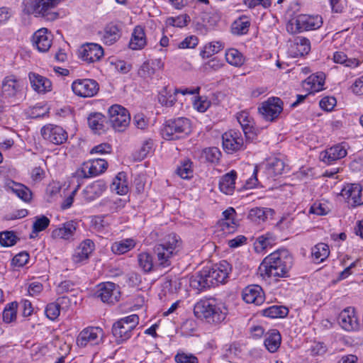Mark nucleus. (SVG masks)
<instances>
[{
	"instance_id": "obj_1",
	"label": "nucleus",
	"mask_w": 363,
	"mask_h": 363,
	"mask_svg": "<svg viewBox=\"0 0 363 363\" xmlns=\"http://www.w3.org/2000/svg\"><path fill=\"white\" fill-rule=\"evenodd\" d=\"M294 263L292 255L286 249L277 250L267 256L258 267V274L264 280L288 277Z\"/></svg>"
},
{
	"instance_id": "obj_2",
	"label": "nucleus",
	"mask_w": 363,
	"mask_h": 363,
	"mask_svg": "<svg viewBox=\"0 0 363 363\" xmlns=\"http://www.w3.org/2000/svg\"><path fill=\"white\" fill-rule=\"evenodd\" d=\"M194 313L198 318L216 325L225 320L228 309L225 303L213 298L201 299L195 304Z\"/></svg>"
},
{
	"instance_id": "obj_3",
	"label": "nucleus",
	"mask_w": 363,
	"mask_h": 363,
	"mask_svg": "<svg viewBox=\"0 0 363 363\" xmlns=\"http://www.w3.org/2000/svg\"><path fill=\"white\" fill-rule=\"evenodd\" d=\"M182 242V240L177 235L171 233L157 243L153 249L157 257L155 266L162 268L169 267L172 264V258L180 250Z\"/></svg>"
},
{
	"instance_id": "obj_4",
	"label": "nucleus",
	"mask_w": 363,
	"mask_h": 363,
	"mask_svg": "<svg viewBox=\"0 0 363 363\" xmlns=\"http://www.w3.org/2000/svg\"><path fill=\"white\" fill-rule=\"evenodd\" d=\"M182 242V240L177 235L171 233L157 243L153 249L157 257L155 266L162 268L169 267L172 264V258L180 250Z\"/></svg>"
},
{
	"instance_id": "obj_5",
	"label": "nucleus",
	"mask_w": 363,
	"mask_h": 363,
	"mask_svg": "<svg viewBox=\"0 0 363 363\" xmlns=\"http://www.w3.org/2000/svg\"><path fill=\"white\" fill-rule=\"evenodd\" d=\"M59 4V0H23V11L46 21L56 20L59 13L53 11Z\"/></svg>"
},
{
	"instance_id": "obj_6",
	"label": "nucleus",
	"mask_w": 363,
	"mask_h": 363,
	"mask_svg": "<svg viewBox=\"0 0 363 363\" xmlns=\"http://www.w3.org/2000/svg\"><path fill=\"white\" fill-rule=\"evenodd\" d=\"M191 131L190 121L186 118L179 117L166 121L162 130V135L165 140H174L185 137Z\"/></svg>"
},
{
	"instance_id": "obj_7",
	"label": "nucleus",
	"mask_w": 363,
	"mask_h": 363,
	"mask_svg": "<svg viewBox=\"0 0 363 363\" xmlns=\"http://www.w3.org/2000/svg\"><path fill=\"white\" fill-rule=\"evenodd\" d=\"M139 323V317L132 314L122 318L112 326V333L117 343H122L132 336V332Z\"/></svg>"
},
{
	"instance_id": "obj_8",
	"label": "nucleus",
	"mask_w": 363,
	"mask_h": 363,
	"mask_svg": "<svg viewBox=\"0 0 363 363\" xmlns=\"http://www.w3.org/2000/svg\"><path fill=\"white\" fill-rule=\"evenodd\" d=\"M323 25L322 17L319 15L299 14L287 26L291 33H301L320 28Z\"/></svg>"
},
{
	"instance_id": "obj_9",
	"label": "nucleus",
	"mask_w": 363,
	"mask_h": 363,
	"mask_svg": "<svg viewBox=\"0 0 363 363\" xmlns=\"http://www.w3.org/2000/svg\"><path fill=\"white\" fill-rule=\"evenodd\" d=\"M108 122L113 128L119 132L126 129L130 122V116L128 110L121 105L115 104L108 109Z\"/></svg>"
},
{
	"instance_id": "obj_10",
	"label": "nucleus",
	"mask_w": 363,
	"mask_h": 363,
	"mask_svg": "<svg viewBox=\"0 0 363 363\" xmlns=\"http://www.w3.org/2000/svg\"><path fill=\"white\" fill-rule=\"evenodd\" d=\"M108 162L101 158H96L84 162L74 173L78 179H85L99 175L107 169Z\"/></svg>"
},
{
	"instance_id": "obj_11",
	"label": "nucleus",
	"mask_w": 363,
	"mask_h": 363,
	"mask_svg": "<svg viewBox=\"0 0 363 363\" xmlns=\"http://www.w3.org/2000/svg\"><path fill=\"white\" fill-rule=\"evenodd\" d=\"M283 111V101L278 97H270L258 107V112L267 121L278 118Z\"/></svg>"
},
{
	"instance_id": "obj_12",
	"label": "nucleus",
	"mask_w": 363,
	"mask_h": 363,
	"mask_svg": "<svg viewBox=\"0 0 363 363\" xmlns=\"http://www.w3.org/2000/svg\"><path fill=\"white\" fill-rule=\"evenodd\" d=\"M104 332L99 327H87L83 329L77 337V345L80 347L96 345L103 342Z\"/></svg>"
},
{
	"instance_id": "obj_13",
	"label": "nucleus",
	"mask_w": 363,
	"mask_h": 363,
	"mask_svg": "<svg viewBox=\"0 0 363 363\" xmlns=\"http://www.w3.org/2000/svg\"><path fill=\"white\" fill-rule=\"evenodd\" d=\"M223 150L228 154L244 150L246 148V143L238 130H230L222 135Z\"/></svg>"
},
{
	"instance_id": "obj_14",
	"label": "nucleus",
	"mask_w": 363,
	"mask_h": 363,
	"mask_svg": "<svg viewBox=\"0 0 363 363\" xmlns=\"http://www.w3.org/2000/svg\"><path fill=\"white\" fill-rule=\"evenodd\" d=\"M204 268L206 273L208 274L207 277L210 279L211 286L223 283L231 271L230 264L225 260H222L218 264Z\"/></svg>"
},
{
	"instance_id": "obj_15",
	"label": "nucleus",
	"mask_w": 363,
	"mask_h": 363,
	"mask_svg": "<svg viewBox=\"0 0 363 363\" xmlns=\"http://www.w3.org/2000/svg\"><path fill=\"white\" fill-rule=\"evenodd\" d=\"M72 89L77 96L80 97H92L98 93L99 85L94 79H77L72 82Z\"/></svg>"
},
{
	"instance_id": "obj_16",
	"label": "nucleus",
	"mask_w": 363,
	"mask_h": 363,
	"mask_svg": "<svg viewBox=\"0 0 363 363\" xmlns=\"http://www.w3.org/2000/svg\"><path fill=\"white\" fill-rule=\"evenodd\" d=\"M120 291L118 286L113 282H104L97 286L95 295L104 303H114L119 300Z\"/></svg>"
},
{
	"instance_id": "obj_17",
	"label": "nucleus",
	"mask_w": 363,
	"mask_h": 363,
	"mask_svg": "<svg viewBox=\"0 0 363 363\" xmlns=\"http://www.w3.org/2000/svg\"><path fill=\"white\" fill-rule=\"evenodd\" d=\"M43 138L54 144L61 145L65 143L67 140V133L61 126L48 124L44 125L40 130Z\"/></svg>"
},
{
	"instance_id": "obj_18",
	"label": "nucleus",
	"mask_w": 363,
	"mask_h": 363,
	"mask_svg": "<svg viewBox=\"0 0 363 363\" xmlns=\"http://www.w3.org/2000/svg\"><path fill=\"white\" fill-rule=\"evenodd\" d=\"M341 195L348 205L356 207L363 204L362 188L359 184H347L342 190Z\"/></svg>"
},
{
	"instance_id": "obj_19",
	"label": "nucleus",
	"mask_w": 363,
	"mask_h": 363,
	"mask_svg": "<svg viewBox=\"0 0 363 363\" xmlns=\"http://www.w3.org/2000/svg\"><path fill=\"white\" fill-rule=\"evenodd\" d=\"M22 82L15 76L6 77L1 84V94L5 98H16L22 95Z\"/></svg>"
},
{
	"instance_id": "obj_20",
	"label": "nucleus",
	"mask_w": 363,
	"mask_h": 363,
	"mask_svg": "<svg viewBox=\"0 0 363 363\" xmlns=\"http://www.w3.org/2000/svg\"><path fill=\"white\" fill-rule=\"evenodd\" d=\"M103 55L102 47L96 43H86L79 49L80 58L88 63L99 61Z\"/></svg>"
},
{
	"instance_id": "obj_21",
	"label": "nucleus",
	"mask_w": 363,
	"mask_h": 363,
	"mask_svg": "<svg viewBox=\"0 0 363 363\" xmlns=\"http://www.w3.org/2000/svg\"><path fill=\"white\" fill-rule=\"evenodd\" d=\"M340 325L347 331H354L359 328V322L354 309L348 307L341 311L338 316Z\"/></svg>"
},
{
	"instance_id": "obj_22",
	"label": "nucleus",
	"mask_w": 363,
	"mask_h": 363,
	"mask_svg": "<svg viewBox=\"0 0 363 363\" xmlns=\"http://www.w3.org/2000/svg\"><path fill=\"white\" fill-rule=\"evenodd\" d=\"M242 299L247 303L261 305L264 301V294L259 285H250L242 291Z\"/></svg>"
},
{
	"instance_id": "obj_23",
	"label": "nucleus",
	"mask_w": 363,
	"mask_h": 363,
	"mask_svg": "<svg viewBox=\"0 0 363 363\" xmlns=\"http://www.w3.org/2000/svg\"><path fill=\"white\" fill-rule=\"evenodd\" d=\"M95 249L94 242L90 239L83 240L76 248L72 255V260L74 263H80L89 258L90 255Z\"/></svg>"
},
{
	"instance_id": "obj_24",
	"label": "nucleus",
	"mask_w": 363,
	"mask_h": 363,
	"mask_svg": "<svg viewBox=\"0 0 363 363\" xmlns=\"http://www.w3.org/2000/svg\"><path fill=\"white\" fill-rule=\"evenodd\" d=\"M347 155L345 146L342 144L335 145L320 153L321 160L330 164L334 161L342 159Z\"/></svg>"
},
{
	"instance_id": "obj_25",
	"label": "nucleus",
	"mask_w": 363,
	"mask_h": 363,
	"mask_svg": "<svg viewBox=\"0 0 363 363\" xmlns=\"http://www.w3.org/2000/svg\"><path fill=\"white\" fill-rule=\"evenodd\" d=\"M33 43L42 52H47L51 47L52 40L47 28H40L33 35Z\"/></svg>"
},
{
	"instance_id": "obj_26",
	"label": "nucleus",
	"mask_w": 363,
	"mask_h": 363,
	"mask_svg": "<svg viewBox=\"0 0 363 363\" xmlns=\"http://www.w3.org/2000/svg\"><path fill=\"white\" fill-rule=\"evenodd\" d=\"M106 189L104 180H97L87 186L83 191L84 198L86 201H91L101 196Z\"/></svg>"
},
{
	"instance_id": "obj_27",
	"label": "nucleus",
	"mask_w": 363,
	"mask_h": 363,
	"mask_svg": "<svg viewBox=\"0 0 363 363\" xmlns=\"http://www.w3.org/2000/svg\"><path fill=\"white\" fill-rule=\"evenodd\" d=\"M28 77L33 89L38 93L44 94L51 90L52 83L48 78L34 72H30Z\"/></svg>"
},
{
	"instance_id": "obj_28",
	"label": "nucleus",
	"mask_w": 363,
	"mask_h": 363,
	"mask_svg": "<svg viewBox=\"0 0 363 363\" xmlns=\"http://www.w3.org/2000/svg\"><path fill=\"white\" fill-rule=\"evenodd\" d=\"M87 121L89 128L95 133L101 135L106 131L107 121L101 113H91L89 114Z\"/></svg>"
},
{
	"instance_id": "obj_29",
	"label": "nucleus",
	"mask_w": 363,
	"mask_h": 363,
	"mask_svg": "<svg viewBox=\"0 0 363 363\" xmlns=\"http://www.w3.org/2000/svg\"><path fill=\"white\" fill-rule=\"evenodd\" d=\"M76 230L77 223L71 220L55 229L52 233V236L56 239L69 240L74 236Z\"/></svg>"
},
{
	"instance_id": "obj_30",
	"label": "nucleus",
	"mask_w": 363,
	"mask_h": 363,
	"mask_svg": "<svg viewBox=\"0 0 363 363\" xmlns=\"http://www.w3.org/2000/svg\"><path fill=\"white\" fill-rule=\"evenodd\" d=\"M147 44L144 28L140 26H136L132 33L129 43V48L132 50H141Z\"/></svg>"
},
{
	"instance_id": "obj_31",
	"label": "nucleus",
	"mask_w": 363,
	"mask_h": 363,
	"mask_svg": "<svg viewBox=\"0 0 363 363\" xmlns=\"http://www.w3.org/2000/svg\"><path fill=\"white\" fill-rule=\"evenodd\" d=\"M207 275L208 274L206 273V270L203 268L190 278V286L199 291L211 287V281L207 277Z\"/></svg>"
},
{
	"instance_id": "obj_32",
	"label": "nucleus",
	"mask_w": 363,
	"mask_h": 363,
	"mask_svg": "<svg viewBox=\"0 0 363 363\" xmlns=\"http://www.w3.org/2000/svg\"><path fill=\"white\" fill-rule=\"evenodd\" d=\"M121 36V30L118 26L115 24H108L104 29L103 35V42L111 45L115 43Z\"/></svg>"
},
{
	"instance_id": "obj_33",
	"label": "nucleus",
	"mask_w": 363,
	"mask_h": 363,
	"mask_svg": "<svg viewBox=\"0 0 363 363\" xmlns=\"http://www.w3.org/2000/svg\"><path fill=\"white\" fill-rule=\"evenodd\" d=\"M236 172L231 171L223 175L219 182V188L225 194H231L235 189Z\"/></svg>"
},
{
	"instance_id": "obj_34",
	"label": "nucleus",
	"mask_w": 363,
	"mask_h": 363,
	"mask_svg": "<svg viewBox=\"0 0 363 363\" xmlns=\"http://www.w3.org/2000/svg\"><path fill=\"white\" fill-rule=\"evenodd\" d=\"M111 188L118 194L125 195L128 191V182L126 179V174L123 172H119L114 178Z\"/></svg>"
},
{
	"instance_id": "obj_35",
	"label": "nucleus",
	"mask_w": 363,
	"mask_h": 363,
	"mask_svg": "<svg viewBox=\"0 0 363 363\" xmlns=\"http://www.w3.org/2000/svg\"><path fill=\"white\" fill-rule=\"evenodd\" d=\"M8 186L18 198L22 199L23 201L28 202L30 201L32 197L31 191L25 185L12 181L8 184Z\"/></svg>"
},
{
	"instance_id": "obj_36",
	"label": "nucleus",
	"mask_w": 363,
	"mask_h": 363,
	"mask_svg": "<svg viewBox=\"0 0 363 363\" xmlns=\"http://www.w3.org/2000/svg\"><path fill=\"white\" fill-rule=\"evenodd\" d=\"M281 335L277 330H272L266 335L264 345L270 352H276L281 344Z\"/></svg>"
},
{
	"instance_id": "obj_37",
	"label": "nucleus",
	"mask_w": 363,
	"mask_h": 363,
	"mask_svg": "<svg viewBox=\"0 0 363 363\" xmlns=\"http://www.w3.org/2000/svg\"><path fill=\"white\" fill-rule=\"evenodd\" d=\"M291 48L294 50V53L296 56H303L310 52L311 43L306 38L297 37L295 38Z\"/></svg>"
},
{
	"instance_id": "obj_38",
	"label": "nucleus",
	"mask_w": 363,
	"mask_h": 363,
	"mask_svg": "<svg viewBox=\"0 0 363 363\" xmlns=\"http://www.w3.org/2000/svg\"><path fill=\"white\" fill-rule=\"evenodd\" d=\"M135 244V241L132 238L123 239L113 242L111 250L114 254L122 255L134 248Z\"/></svg>"
},
{
	"instance_id": "obj_39",
	"label": "nucleus",
	"mask_w": 363,
	"mask_h": 363,
	"mask_svg": "<svg viewBox=\"0 0 363 363\" xmlns=\"http://www.w3.org/2000/svg\"><path fill=\"white\" fill-rule=\"evenodd\" d=\"M330 254L329 247L325 243H318L311 249V256L313 262H323Z\"/></svg>"
},
{
	"instance_id": "obj_40",
	"label": "nucleus",
	"mask_w": 363,
	"mask_h": 363,
	"mask_svg": "<svg viewBox=\"0 0 363 363\" xmlns=\"http://www.w3.org/2000/svg\"><path fill=\"white\" fill-rule=\"evenodd\" d=\"M333 59L335 63L343 65L345 67L350 68L357 67L361 63L357 58H348L347 55L341 51L334 52Z\"/></svg>"
},
{
	"instance_id": "obj_41",
	"label": "nucleus",
	"mask_w": 363,
	"mask_h": 363,
	"mask_svg": "<svg viewBox=\"0 0 363 363\" xmlns=\"http://www.w3.org/2000/svg\"><path fill=\"white\" fill-rule=\"evenodd\" d=\"M284 162L278 158L269 160L267 162L266 170L269 177H275L281 174L284 170Z\"/></svg>"
},
{
	"instance_id": "obj_42",
	"label": "nucleus",
	"mask_w": 363,
	"mask_h": 363,
	"mask_svg": "<svg viewBox=\"0 0 363 363\" xmlns=\"http://www.w3.org/2000/svg\"><path fill=\"white\" fill-rule=\"evenodd\" d=\"M288 313L289 309L284 306L274 305L263 310V315L271 318H284Z\"/></svg>"
},
{
	"instance_id": "obj_43",
	"label": "nucleus",
	"mask_w": 363,
	"mask_h": 363,
	"mask_svg": "<svg viewBox=\"0 0 363 363\" xmlns=\"http://www.w3.org/2000/svg\"><path fill=\"white\" fill-rule=\"evenodd\" d=\"M225 59L230 65L235 67H240L245 62L242 54L234 48H230L226 51Z\"/></svg>"
},
{
	"instance_id": "obj_44",
	"label": "nucleus",
	"mask_w": 363,
	"mask_h": 363,
	"mask_svg": "<svg viewBox=\"0 0 363 363\" xmlns=\"http://www.w3.org/2000/svg\"><path fill=\"white\" fill-rule=\"evenodd\" d=\"M177 101L174 91L164 87L158 94V101L162 106L167 107L172 106Z\"/></svg>"
},
{
	"instance_id": "obj_45",
	"label": "nucleus",
	"mask_w": 363,
	"mask_h": 363,
	"mask_svg": "<svg viewBox=\"0 0 363 363\" xmlns=\"http://www.w3.org/2000/svg\"><path fill=\"white\" fill-rule=\"evenodd\" d=\"M138 262L140 267L145 272H150L153 270L155 264L152 256L148 252H141L138 256Z\"/></svg>"
},
{
	"instance_id": "obj_46",
	"label": "nucleus",
	"mask_w": 363,
	"mask_h": 363,
	"mask_svg": "<svg viewBox=\"0 0 363 363\" xmlns=\"http://www.w3.org/2000/svg\"><path fill=\"white\" fill-rule=\"evenodd\" d=\"M237 120L241 125L243 133L246 138H248V134L252 130V119L247 112L242 111L237 115Z\"/></svg>"
},
{
	"instance_id": "obj_47",
	"label": "nucleus",
	"mask_w": 363,
	"mask_h": 363,
	"mask_svg": "<svg viewBox=\"0 0 363 363\" xmlns=\"http://www.w3.org/2000/svg\"><path fill=\"white\" fill-rule=\"evenodd\" d=\"M250 22L247 17L242 16L234 21L232 25V30L233 33L237 35H242L247 33Z\"/></svg>"
},
{
	"instance_id": "obj_48",
	"label": "nucleus",
	"mask_w": 363,
	"mask_h": 363,
	"mask_svg": "<svg viewBox=\"0 0 363 363\" xmlns=\"http://www.w3.org/2000/svg\"><path fill=\"white\" fill-rule=\"evenodd\" d=\"M177 174L182 179H189L193 176L192 162L190 160H184L176 170Z\"/></svg>"
},
{
	"instance_id": "obj_49",
	"label": "nucleus",
	"mask_w": 363,
	"mask_h": 363,
	"mask_svg": "<svg viewBox=\"0 0 363 363\" xmlns=\"http://www.w3.org/2000/svg\"><path fill=\"white\" fill-rule=\"evenodd\" d=\"M18 303L12 302L8 304L3 311V320L10 323L16 320L17 314Z\"/></svg>"
},
{
	"instance_id": "obj_50",
	"label": "nucleus",
	"mask_w": 363,
	"mask_h": 363,
	"mask_svg": "<svg viewBox=\"0 0 363 363\" xmlns=\"http://www.w3.org/2000/svg\"><path fill=\"white\" fill-rule=\"evenodd\" d=\"M306 83L311 86L312 91H319L323 89L324 85L323 74L311 75L306 80Z\"/></svg>"
},
{
	"instance_id": "obj_51",
	"label": "nucleus",
	"mask_w": 363,
	"mask_h": 363,
	"mask_svg": "<svg viewBox=\"0 0 363 363\" xmlns=\"http://www.w3.org/2000/svg\"><path fill=\"white\" fill-rule=\"evenodd\" d=\"M18 238L12 231H5L0 233V245L4 247H11L14 245Z\"/></svg>"
},
{
	"instance_id": "obj_52",
	"label": "nucleus",
	"mask_w": 363,
	"mask_h": 363,
	"mask_svg": "<svg viewBox=\"0 0 363 363\" xmlns=\"http://www.w3.org/2000/svg\"><path fill=\"white\" fill-rule=\"evenodd\" d=\"M273 242V239L269 236V234L266 235L259 236L254 243L255 250L260 253L269 245H271Z\"/></svg>"
},
{
	"instance_id": "obj_53",
	"label": "nucleus",
	"mask_w": 363,
	"mask_h": 363,
	"mask_svg": "<svg viewBox=\"0 0 363 363\" xmlns=\"http://www.w3.org/2000/svg\"><path fill=\"white\" fill-rule=\"evenodd\" d=\"M248 218L253 222L260 223L267 218L266 211L262 208H255L250 211Z\"/></svg>"
},
{
	"instance_id": "obj_54",
	"label": "nucleus",
	"mask_w": 363,
	"mask_h": 363,
	"mask_svg": "<svg viewBox=\"0 0 363 363\" xmlns=\"http://www.w3.org/2000/svg\"><path fill=\"white\" fill-rule=\"evenodd\" d=\"M220 155L221 152L219 149L215 147L206 148L203 151V157L206 161L211 163L217 162Z\"/></svg>"
},
{
	"instance_id": "obj_55",
	"label": "nucleus",
	"mask_w": 363,
	"mask_h": 363,
	"mask_svg": "<svg viewBox=\"0 0 363 363\" xmlns=\"http://www.w3.org/2000/svg\"><path fill=\"white\" fill-rule=\"evenodd\" d=\"M45 315L51 320H55L60 313V305L58 303H50L45 310Z\"/></svg>"
},
{
	"instance_id": "obj_56",
	"label": "nucleus",
	"mask_w": 363,
	"mask_h": 363,
	"mask_svg": "<svg viewBox=\"0 0 363 363\" xmlns=\"http://www.w3.org/2000/svg\"><path fill=\"white\" fill-rule=\"evenodd\" d=\"M202 22L206 27L215 26L220 20V15L218 12L203 13L202 14Z\"/></svg>"
},
{
	"instance_id": "obj_57",
	"label": "nucleus",
	"mask_w": 363,
	"mask_h": 363,
	"mask_svg": "<svg viewBox=\"0 0 363 363\" xmlns=\"http://www.w3.org/2000/svg\"><path fill=\"white\" fill-rule=\"evenodd\" d=\"M222 48V44L219 42L211 43L204 47V50L202 51L201 55L203 58L209 57L218 52Z\"/></svg>"
},
{
	"instance_id": "obj_58",
	"label": "nucleus",
	"mask_w": 363,
	"mask_h": 363,
	"mask_svg": "<svg viewBox=\"0 0 363 363\" xmlns=\"http://www.w3.org/2000/svg\"><path fill=\"white\" fill-rule=\"evenodd\" d=\"M155 73V70L152 67L150 61L144 62L138 70L139 76L144 79L151 78Z\"/></svg>"
},
{
	"instance_id": "obj_59",
	"label": "nucleus",
	"mask_w": 363,
	"mask_h": 363,
	"mask_svg": "<svg viewBox=\"0 0 363 363\" xmlns=\"http://www.w3.org/2000/svg\"><path fill=\"white\" fill-rule=\"evenodd\" d=\"M50 224V220L45 216L37 218L33 225V232L38 233L44 230Z\"/></svg>"
},
{
	"instance_id": "obj_60",
	"label": "nucleus",
	"mask_w": 363,
	"mask_h": 363,
	"mask_svg": "<svg viewBox=\"0 0 363 363\" xmlns=\"http://www.w3.org/2000/svg\"><path fill=\"white\" fill-rule=\"evenodd\" d=\"M211 106V101L206 96H198L194 102V107L198 111L203 113Z\"/></svg>"
},
{
	"instance_id": "obj_61",
	"label": "nucleus",
	"mask_w": 363,
	"mask_h": 363,
	"mask_svg": "<svg viewBox=\"0 0 363 363\" xmlns=\"http://www.w3.org/2000/svg\"><path fill=\"white\" fill-rule=\"evenodd\" d=\"M218 225L223 234L233 233L237 229V224L234 220H220Z\"/></svg>"
},
{
	"instance_id": "obj_62",
	"label": "nucleus",
	"mask_w": 363,
	"mask_h": 363,
	"mask_svg": "<svg viewBox=\"0 0 363 363\" xmlns=\"http://www.w3.org/2000/svg\"><path fill=\"white\" fill-rule=\"evenodd\" d=\"M337 101L335 97L333 96H325L323 97L320 101V106L322 109L330 111L333 109L335 106L336 105Z\"/></svg>"
},
{
	"instance_id": "obj_63",
	"label": "nucleus",
	"mask_w": 363,
	"mask_h": 363,
	"mask_svg": "<svg viewBox=\"0 0 363 363\" xmlns=\"http://www.w3.org/2000/svg\"><path fill=\"white\" fill-rule=\"evenodd\" d=\"M174 359L177 363H198L197 358L195 356L185 353H177Z\"/></svg>"
},
{
	"instance_id": "obj_64",
	"label": "nucleus",
	"mask_w": 363,
	"mask_h": 363,
	"mask_svg": "<svg viewBox=\"0 0 363 363\" xmlns=\"http://www.w3.org/2000/svg\"><path fill=\"white\" fill-rule=\"evenodd\" d=\"M29 259V255L26 252H22L16 255L12 259V264L16 267L24 266Z\"/></svg>"
}]
</instances>
